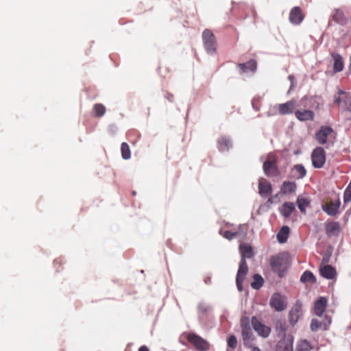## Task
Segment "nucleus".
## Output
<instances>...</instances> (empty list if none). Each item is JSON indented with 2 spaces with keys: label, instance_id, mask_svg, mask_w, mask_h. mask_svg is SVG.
<instances>
[{
  "label": "nucleus",
  "instance_id": "3",
  "mask_svg": "<svg viewBox=\"0 0 351 351\" xmlns=\"http://www.w3.org/2000/svg\"><path fill=\"white\" fill-rule=\"evenodd\" d=\"M202 40L206 52L210 55L215 54L217 41L213 33L208 29H205L202 33Z\"/></svg>",
  "mask_w": 351,
  "mask_h": 351
},
{
  "label": "nucleus",
  "instance_id": "21",
  "mask_svg": "<svg viewBox=\"0 0 351 351\" xmlns=\"http://www.w3.org/2000/svg\"><path fill=\"white\" fill-rule=\"evenodd\" d=\"M326 322L322 323L317 319H313L311 323V330L313 332L317 331L319 328H323L324 330H327L328 326L331 323V319L328 316H326Z\"/></svg>",
  "mask_w": 351,
  "mask_h": 351
},
{
  "label": "nucleus",
  "instance_id": "47",
  "mask_svg": "<svg viewBox=\"0 0 351 351\" xmlns=\"http://www.w3.org/2000/svg\"><path fill=\"white\" fill-rule=\"evenodd\" d=\"M204 282L207 285H209L211 283V278L210 277H208L204 279Z\"/></svg>",
  "mask_w": 351,
  "mask_h": 351
},
{
  "label": "nucleus",
  "instance_id": "42",
  "mask_svg": "<svg viewBox=\"0 0 351 351\" xmlns=\"http://www.w3.org/2000/svg\"><path fill=\"white\" fill-rule=\"evenodd\" d=\"M337 94H338V96L337 97H344L346 95H350L349 93L345 92L342 89H338V91H337Z\"/></svg>",
  "mask_w": 351,
  "mask_h": 351
},
{
  "label": "nucleus",
  "instance_id": "14",
  "mask_svg": "<svg viewBox=\"0 0 351 351\" xmlns=\"http://www.w3.org/2000/svg\"><path fill=\"white\" fill-rule=\"evenodd\" d=\"M341 202L339 199L336 200L335 202H330V204H325L322 205V210L330 216H335L339 211Z\"/></svg>",
  "mask_w": 351,
  "mask_h": 351
},
{
  "label": "nucleus",
  "instance_id": "46",
  "mask_svg": "<svg viewBox=\"0 0 351 351\" xmlns=\"http://www.w3.org/2000/svg\"><path fill=\"white\" fill-rule=\"evenodd\" d=\"M289 80L291 82V86H293V81L295 80V77L293 75H289Z\"/></svg>",
  "mask_w": 351,
  "mask_h": 351
},
{
  "label": "nucleus",
  "instance_id": "24",
  "mask_svg": "<svg viewBox=\"0 0 351 351\" xmlns=\"http://www.w3.org/2000/svg\"><path fill=\"white\" fill-rule=\"evenodd\" d=\"M294 108L295 102L293 101H289L278 105V112L282 115L291 114Z\"/></svg>",
  "mask_w": 351,
  "mask_h": 351
},
{
  "label": "nucleus",
  "instance_id": "8",
  "mask_svg": "<svg viewBox=\"0 0 351 351\" xmlns=\"http://www.w3.org/2000/svg\"><path fill=\"white\" fill-rule=\"evenodd\" d=\"M187 340L199 351H206L209 348L208 343L200 336L195 333L189 334Z\"/></svg>",
  "mask_w": 351,
  "mask_h": 351
},
{
  "label": "nucleus",
  "instance_id": "19",
  "mask_svg": "<svg viewBox=\"0 0 351 351\" xmlns=\"http://www.w3.org/2000/svg\"><path fill=\"white\" fill-rule=\"evenodd\" d=\"M327 300L324 297H319L314 304V313L316 315L321 317L325 311Z\"/></svg>",
  "mask_w": 351,
  "mask_h": 351
},
{
  "label": "nucleus",
  "instance_id": "16",
  "mask_svg": "<svg viewBox=\"0 0 351 351\" xmlns=\"http://www.w3.org/2000/svg\"><path fill=\"white\" fill-rule=\"evenodd\" d=\"M306 171L302 164L294 165L291 170L290 177L294 179H302L305 177Z\"/></svg>",
  "mask_w": 351,
  "mask_h": 351
},
{
  "label": "nucleus",
  "instance_id": "51",
  "mask_svg": "<svg viewBox=\"0 0 351 351\" xmlns=\"http://www.w3.org/2000/svg\"><path fill=\"white\" fill-rule=\"evenodd\" d=\"M58 260H55V261H54V262H53L54 265H56V263H58Z\"/></svg>",
  "mask_w": 351,
  "mask_h": 351
},
{
  "label": "nucleus",
  "instance_id": "12",
  "mask_svg": "<svg viewBox=\"0 0 351 351\" xmlns=\"http://www.w3.org/2000/svg\"><path fill=\"white\" fill-rule=\"evenodd\" d=\"M258 193L263 197L266 198L272 193L271 184L264 178L258 179Z\"/></svg>",
  "mask_w": 351,
  "mask_h": 351
},
{
  "label": "nucleus",
  "instance_id": "26",
  "mask_svg": "<svg viewBox=\"0 0 351 351\" xmlns=\"http://www.w3.org/2000/svg\"><path fill=\"white\" fill-rule=\"evenodd\" d=\"M332 57L334 60L333 71L339 73L343 71L344 66L341 56L339 53H333Z\"/></svg>",
  "mask_w": 351,
  "mask_h": 351
},
{
  "label": "nucleus",
  "instance_id": "4",
  "mask_svg": "<svg viewBox=\"0 0 351 351\" xmlns=\"http://www.w3.org/2000/svg\"><path fill=\"white\" fill-rule=\"evenodd\" d=\"M241 334L243 344L245 346H252L253 341V332L250 326L248 318H243L241 322Z\"/></svg>",
  "mask_w": 351,
  "mask_h": 351
},
{
  "label": "nucleus",
  "instance_id": "32",
  "mask_svg": "<svg viewBox=\"0 0 351 351\" xmlns=\"http://www.w3.org/2000/svg\"><path fill=\"white\" fill-rule=\"evenodd\" d=\"M297 204L301 213H305L306 208L309 205L310 200L308 198L302 195H299L297 198Z\"/></svg>",
  "mask_w": 351,
  "mask_h": 351
},
{
  "label": "nucleus",
  "instance_id": "44",
  "mask_svg": "<svg viewBox=\"0 0 351 351\" xmlns=\"http://www.w3.org/2000/svg\"><path fill=\"white\" fill-rule=\"evenodd\" d=\"M138 351H149V350L146 346H142L138 349Z\"/></svg>",
  "mask_w": 351,
  "mask_h": 351
},
{
  "label": "nucleus",
  "instance_id": "22",
  "mask_svg": "<svg viewBox=\"0 0 351 351\" xmlns=\"http://www.w3.org/2000/svg\"><path fill=\"white\" fill-rule=\"evenodd\" d=\"M319 272L322 277L328 280L333 279L337 274L335 269L329 265L320 267Z\"/></svg>",
  "mask_w": 351,
  "mask_h": 351
},
{
  "label": "nucleus",
  "instance_id": "18",
  "mask_svg": "<svg viewBox=\"0 0 351 351\" xmlns=\"http://www.w3.org/2000/svg\"><path fill=\"white\" fill-rule=\"evenodd\" d=\"M295 115L301 121H313L315 118V114L311 110H296Z\"/></svg>",
  "mask_w": 351,
  "mask_h": 351
},
{
  "label": "nucleus",
  "instance_id": "41",
  "mask_svg": "<svg viewBox=\"0 0 351 351\" xmlns=\"http://www.w3.org/2000/svg\"><path fill=\"white\" fill-rule=\"evenodd\" d=\"M252 106L255 110L258 111L260 109L259 99L254 98L252 101Z\"/></svg>",
  "mask_w": 351,
  "mask_h": 351
},
{
  "label": "nucleus",
  "instance_id": "11",
  "mask_svg": "<svg viewBox=\"0 0 351 351\" xmlns=\"http://www.w3.org/2000/svg\"><path fill=\"white\" fill-rule=\"evenodd\" d=\"M269 305L277 311H282L287 308V304L282 298V296L278 293H275L272 295Z\"/></svg>",
  "mask_w": 351,
  "mask_h": 351
},
{
  "label": "nucleus",
  "instance_id": "20",
  "mask_svg": "<svg viewBox=\"0 0 351 351\" xmlns=\"http://www.w3.org/2000/svg\"><path fill=\"white\" fill-rule=\"evenodd\" d=\"M241 253V260H245L246 258H251L254 256L253 250L252 246L248 243H241L239 246Z\"/></svg>",
  "mask_w": 351,
  "mask_h": 351
},
{
  "label": "nucleus",
  "instance_id": "34",
  "mask_svg": "<svg viewBox=\"0 0 351 351\" xmlns=\"http://www.w3.org/2000/svg\"><path fill=\"white\" fill-rule=\"evenodd\" d=\"M264 280L263 277L258 274H256L253 276V281L251 282V287L254 289H259L263 285Z\"/></svg>",
  "mask_w": 351,
  "mask_h": 351
},
{
  "label": "nucleus",
  "instance_id": "29",
  "mask_svg": "<svg viewBox=\"0 0 351 351\" xmlns=\"http://www.w3.org/2000/svg\"><path fill=\"white\" fill-rule=\"evenodd\" d=\"M241 228H242V226H239V229L238 231L233 232V231H230V230H226L224 232L223 236V237H225L226 239H227L228 240H232L234 238H237V237L238 238H243L246 235V233L244 232L243 231H241Z\"/></svg>",
  "mask_w": 351,
  "mask_h": 351
},
{
  "label": "nucleus",
  "instance_id": "7",
  "mask_svg": "<svg viewBox=\"0 0 351 351\" xmlns=\"http://www.w3.org/2000/svg\"><path fill=\"white\" fill-rule=\"evenodd\" d=\"M248 271V267L245 260H241L236 277V285L239 291H243V282Z\"/></svg>",
  "mask_w": 351,
  "mask_h": 351
},
{
  "label": "nucleus",
  "instance_id": "2",
  "mask_svg": "<svg viewBox=\"0 0 351 351\" xmlns=\"http://www.w3.org/2000/svg\"><path fill=\"white\" fill-rule=\"evenodd\" d=\"M277 160L278 157L275 154L270 152L267 155V159L263 165L264 173L267 176H276L279 174Z\"/></svg>",
  "mask_w": 351,
  "mask_h": 351
},
{
  "label": "nucleus",
  "instance_id": "38",
  "mask_svg": "<svg viewBox=\"0 0 351 351\" xmlns=\"http://www.w3.org/2000/svg\"><path fill=\"white\" fill-rule=\"evenodd\" d=\"M228 347L231 349H234L237 345V339L234 335H230L227 341Z\"/></svg>",
  "mask_w": 351,
  "mask_h": 351
},
{
  "label": "nucleus",
  "instance_id": "31",
  "mask_svg": "<svg viewBox=\"0 0 351 351\" xmlns=\"http://www.w3.org/2000/svg\"><path fill=\"white\" fill-rule=\"evenodd\" d=\"M339 228L340 225L339 222H330L326 224V232L328 236L331 237L335 235L337 232L339 230Z\"/></svg>",
  "mask_w": 351,
  "mask_h": 351
},
{
  "label": "nucleus",
  "instance_id": "39",
  "mask_svg": "<svg viewBox=\"0 0 351 351\" xmlns=\"http://www.w3.org/2000/svg\"><path fill=\"white\" fill-rule=\"evenodd\" d=\"M351 202V190H349L348 188L346 187V189L344 191L343 193V203L348 204Z\"/></svg>",
  "mask_w": 351,
  "mask_h": 351
},
{
  "label": "nucleus",
  "instance_id": "10",
  "mask_svg": "<svg viewBox=\"0 0 351 351\" xmlns=\"http://www.w3.org/2000/svg\"><path fill=\"white\" fill-rule=\"evenodd\" d=\"M304 18V15L300 7L295 6L290 10L289 20L292 25H300L303 21Z\"/></svg>",
  "mask_w": 351,
  "mask_h": 351
},
{
  "label": "nucleus",
  "instance_id": "1",
  "mask_svg": "<svg viewBox=\"0 0 351 351\" xmlns=\"http://www.w3.org/2000/svg\"><path fill=\"white\" fill-rule=\"evenodd\" d=\"M269 264L271 270L277 274L280 278H282L285 276L289 267L288 258L284 254L271 256Z\"/></svg>",
  "mask_w": 351,
  "mask_h": 351
},
{
  "label": "nucleus",
  "instance_id": "6",
  "mask_svg": "<svg viewBox=\"0 0 351 351\" xmlns=\"http://www.w3.org/2000/svg\"><path fill=\"white\" fill-rule=\"evenodd\" d=\"M302 315V304L300 300H297L289 312L288 320L289 324L293 326L298 319Z\"/></svg>",
  "mask_w": 351,
  "mask_h": 351
},
{
  "label": "nucleus",
  "instance_id": "40",
  "mask_svg": "<svg viewBox=\"0 0 351 351\" xmlns=\"http://www.w3.org/2000/svg\"><path fill=\"white\" fill-rule=\"evenodd\" d=\"M197 309L199 313H206L208 311L209 306L204 302H200L198 304Z\"/></svg>",
  "mask_w": 351,
  "mask_h": 351
},
{
  "label": "nucleus",
  "instance_id": "23",
  "mask_svg": "<svg viewBox=\"0 0 351 351\" xmlns=\"http://www.w3.org/2000/svg\"><path fill=\"white\" fill-rule=\"evenodd\" d=\"M297 189V184L295 182L285 181L280 186V192L283 195L294 193Z\"/></svg>",
  "mask_w": 351,
  "mask_h": 351
},
{
  "label": "nucleus",
  "instance_id": "15",
  "mask_svg": "<svg viewBox=\"0 0 351 351\" xmlns=\"http://www.w3.org/2000/svg\"><path fill=\"white\" fill-rule=\"evenodd\" d=\"M334 102L337 104L339 108L351 111V95H346L344 97H334Z\"/></svg>",
  "mask_w": 351,
  "mask_h": 351
},
{
  "label": "nucleus",
  "instance_id": "45",
  "mask_svg": "<svg viewBox=\"0 0 351 351\" xmlns=\"http://www.w3.org/2000/svg\"><path fill=\"white\" fill-rule=\"evenodd\" d=\"M277 197H278V195H275V196H274L273 197L268 199V200H267V203H269V204H273V202H274V199L275 198H277Z\"/></svg>",
  "mask_w": 351,
  "mask_h": 351
},
{
  "label": "nucleus",
  "instance_id": "17",
  "mask_svg": "<svg viewBox=\"0 0 351 351\" xmlns=\"http://www.w3.org/2000/svg\"><path fill=\"white\" fill-rule=\"evenodd\" d=\"M256 62L254 60H250L247 62L238 64L241 73H254L256 69Z\"/></svg>",
  "mask_w": 351,
  "mask_h": 351
},
{
  "label": "nucleus",
  "instance_id": "48",
  "mask_svg": "<svg viewBox=\"0 0 351 351\" xmlns=\"http://www.w3.org/2000/svg\"><path fill=\"white\" fill-rule=\"evenodd\" d=\"M252 351H261L258 347H254Z\"/></svg>",
  "mask_w": 351,
  "mask_h": 351
},
{
  "label": "nucleus",
  "instance_id": "52",
  "mask_svg": "<svg viewBox=\"0 0 351 351\" xmlns=\"http://www.w3.org/2000/svg\"><path fill=\"white\" fill-rule=\"evenodd\" d=\"M132 193H133L134 195H136V192L135 191H133Z\"/></svg>",
  "mask_w": 351,
  "mask_h": 351
},
{
  "label": "nucleus",
  "instance_id": "50",
  "mask_svg": "<svg viewBox=\"0 0 351 351\" xmlns=\"http://www.w3.org/2000/svg\"><path fill=\"white\" fill-rule=\"evenodd\" d=\"M347 188H348L349 190H351V180H350V182L349 183V184L348 185Z\"/></svg>",
  "mask_w": 351,
  "mask_h": 351
},
{
  "label": "nucleus",
  "instance_id": "33",
  "mask_svg": "<svg viewBox=\"0 0 351 351\" xmlns=\"http://www.w3.org/2000/svg\"><path fill=\"white\" fill-rule=\"evenodd\" d=\"M300 282L302 283H315L316 278L311 271L306 270L300 276Z\"/></svg>",
  "mask_w": 351,
  "mask_h": 351
},
{
  "label": "nucleus",
  "instance_id": "36",
  "mask_svg": "<svg viewBox=\"0 0 351 351\" xmlns=\"http://www.w3.org/2000/svg\"><path fill=\"white\" fill-rule=\"evenodd\" d=\"M95 115L98 117H101L104 115L106 112V108L101 104H96L93 106Z\"/></svg>",
  "mask_w": 351,
  "mask_h": 351
},
{
  "label": "nucleus",
  "instance_id": "28",
  "mask_svg": "<svg viewBox=\"0 0 351 351\" xmlns=\"http://www.w3.org/2000/svg\"><path fill=\"white\" fill-rule=\"evenodd\" d=\"M332 19L335 22L341 25H345L348 21L343 12L340 9L335 10L332 15Z\"/></svg>",
  "mask_w": 351,
  "mask_h": 351
},
{
  "label": "nucleus",
  "instance_id": "27",
  "mask_svg": "<svg viewBox=\"0 0 351 351\" xmlns=\"http://www.w3.org/2000/svg\"><path fill=\"white\" fill-rule=\"evenodd\" d=\"M295 208L294 203L287 202L284 203L280 208V213L284 217L287 218L291 216Z\"/></svg>",
  "mask_w": 351,
  "mask_h": 351
},
{
  "label": "nucleus",
  "instance_id": "37",
  "mask_svg": "<svg viewBox=\"0 0 351 351\" xmlns=\"http://www.w3.org/2000/svg\"><path fill=\"white\" fill-rule=\"evenodd\" d=\"M313 347L307 340H302L298 345L297 351H310Z\"/></svg>",
  "mask_w": 351,
  "mask_h": 351
},
{
  "label": "nucleus",
  "instance_id": "5",
  "mask_svg": "<svg viewBox=\"0 0 351 351\" xmlns=\"http://www.w3.org/2000/svg\"><path fill=\"white\" fill-rule=\"evenodd\" d=\"M312 165L314 168L320 169L326 162V152L322 147H316L311 153Z\"/></svg>",
  "mask_w": 351,
  "mask_h": 351
},
{
  "label": "nucleus",
  "instance_id": "9",
  "mask_svg": "<svg viewBox=\"0 0 351 351\" xmlns=\"http://www.w3.org/2000/svg\"><path fill=\"white\" fill-rule=\"evenodd\" d=\"M252 325L254 330L261 337L266 338L271 333V328L263 324L258 318L252 317Z\"/></svg>",
  "mask_w": 351,
  "mask_h": 351
},
{
  "label": "nucleus",
  "instance_id": "43",
  "mask_svg": "<svg viewBox=\"0 0 351 351\" xmlns=\"http://www.w3.org/2000/svg\"><path fill=\"white\" fill-rule=\"evenodd\" d=\"M165 98L168 99L169 101L172 102L173 99V95L170 93H167L165 95Z\"/></svg>",
  "mask_w": 351,
  "mask_h": 351
},
{
  "label": "nucleus",
  "instance_id": "25",
  "mask_svg": "<svg viewBox=\"0 0 351 351\" xmlns=\"http://www.w3.org/2000/svg\"><path fill=\"white\" fill-rule=\"evenodd\" d=\"M218 148L220 152H227L232 146L231 139L228 137L223 136L218 139Z\"/></svg>",
  "mask_w": 351,
  "mask_h": 351
},
{
  "label": "nucleus",
  "instance_id": "35",
  "mask_svg": "<svg viewBox=\"0 0 351 351\" xmlns=\"http://www.w3.org/2000/svg\"><path fill=\"white\" fill-rule=\"evenodd\" d=\"M121 156L124 160H128L131 157L129 145L126 143H122L121 145Z\"/></svg>",
  "mask_w": 351,
  "mask_h": 351
},
{
  "label": "nucleus",
  "instance_id": "30",
  "mask_svg": "<svg viewBox=\"0 0 351 351\" xmlns=\"http://www.w3.org/2000/svg\"><path fill=\"white\" fill-rule=\"evenodd\" d=\"M290 229L288 226H284L278 231L277 234V240L280 243H285L287 242Z\"/></svg>",
  "mask_w": 351,
  "mask_h": 351
},
{
  "label": "nucleus",
  "instance_id": "13",
  "mask_svg": "<svg viewBox=\"0 0 351 351\" xmlns=\"http://www.w3.org/2000/svg\"><path fill=\"white\" fill-rule=\"evenodd\" d=\"M333 132L330 126H322L315 133L316 141L322 145L327 143L328 136Z\"/></svg>",
  "mask_w": 351,
  "mask_h": 351
},
{
  "label": "nucleus",
  "instance_id": "49",
  "mask_svg": "<svg viewBox=\"0 0 351 351\" xmlns=\"http://www.w3.org/2000/svg\"><path fill=\"white\" fill-rule=\"evenodd\" d=\"M274 112H272L271 110H269L268 112H267V115L268 116H272V115H274Z\"/></svg>",
  "mask_w": 351,
  "mask_h": 351
}]
</instances>
